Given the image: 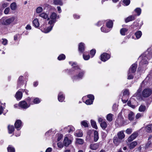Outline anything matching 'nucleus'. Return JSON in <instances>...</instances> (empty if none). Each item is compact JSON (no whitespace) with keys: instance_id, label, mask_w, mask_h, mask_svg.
Returning a JSON list of instances; mask_svg holds the SVG:
<instances>
[{"instance_id":"47","label":"nucleus","mask_w":152,"mask_h":152,"mask_svg":"<svg viewBox=\"0 0 152 152\" xmlns=\"http://www.w3.org/2000/svg\"><path fill=\"white\" fill-rule=\"evenodd\" d=\"M41 100L38 98H36L34 99L33 103L34 104H37L39 103L40 102Z\"/></svg>"},{"instance_id":"7","label":"nucleus","mask_w":152,"mask_h":152,"mask_svg":"<svg viewBox=\"0 0 152 152\" xmlns=\"http://www.w3.org/2000/svg\"><path fill=\"white\" fill-rule=\"evenodd\" d=\"M19 106L23 109H26L29 107V105H28L27 103L25 101L20 102L19 104Z\"/></svg>"},{"instance_id":"62","label":"nucleus","mask_w":152,"mask_h":152,"mask_svg":"<svg viewBox=\"0 0 152 152\" xmlns=\"http://www.w3.org/2000/svg\"><path fill=\"white\" fill-rule=\"evenodd\" d=\"M52 131L50 130L46 132L45 134L46 136H48L49 134H50L52 133Z\"/></svg>"},{"instance_id":"17","label":"nucleus","mask_w":152,"mask_h":152,"mask_svg":"<svg viewBox=\"0 0 152 152\" xmlns=\"http://www.w3.org/2000/svg\"><path fill=\"white\" fill-rule=\"evenodd\" d=\"M54 25H50V26L47 28H45L42 31L44 33H47L49 32L52 30Z\"/></svg>"},{"instance_id":"50","label":"nucleus","mask_w":152,"mask_h":152,"mask_svg":"<svg viewBox=\"0 0 152 152\" xmlns=\"http://www.w3.org/2000/svg\"><path fill=\"white\" fill-rule=\"evenodd\" d=\"M131 72H129L128 73V79L129 80L132 79L133 78V76L131 74Z\"/></svg>"},{"instance_id":"28","label":"nucleus","mask_w":152,"mask_h":152,"mask_svg":"<svg viewBox=\"0 0 152 152\" xmlns=\"http://www.w3.org/2000/svg\"><path fill=\"white\" fill-rule=\"evenodd\" d=\"M8 128L10 134L12 133L14 131V128L13 126L9 125Z\"/></svg>"},{"instance_id":"12","label":"nucleus","mask_w":152,"mask_h":152,"mask_svg":"<svg viewBox=\"0 0 152 152\" xmlns=\"http://www.w3.org/2000/svg\"><path fill=\"white\" fill-rule=\"evenodd\" d=\"M15 127L16 129H18V128L21 127L22 126V122L21 121L19 120H18L16 121L15 124Z\"/></svg>"},{"instance_id":"10","label":"nucleus","mask_w":152,"mask_h":152,"mask_svg":"<svg viewBox=\"0 0 152 152\" xmlns=\"http://www.w3.org/2000/svg\"><path fill=\"white\" fill-rule=\"evenodd\" d=\"M137 65L135 64H133L129 69V71L131 73H134L136 71Z\"/></svg>"},{"instance_id":"49","label":"nucleus","mask_w":152,"mask_h":152,"mask_svg":"<svg viewBox=\"0 0 152 152\" xmlns=\"http://www.w3.org/2000/svg\"><path fill=\"white\" fill-rule=\"evenodd\" d=\"M130 2V1L129 0H124L123 1L124 4L126 6L128 5L129 4Z\"/></svg>"},{"instance_id":"33","label":"nucleus","mask_w":152,"mask_h":152,"mask_svg":"<svg viewBox=\"0 0 152 152\" xmlns=\"http://www.w3.org/2000/svg\"><path fill=\"white\" fill-rule=\"evenodd\" d=\"M53 2L55 4L62 5L63 3L61 0H53Z\"/></svg>"},{"instance_id":"25","label":"nucleus","mask_w":152,"mask_h":152,"mask_svg":"<svg viewBox=\"0 0 152 152\" xmlns=\"http://www.w3.org/2000/svg\"><path fill=\"white\" fill-rule=\"evenodd\" d=\"M10 7L11 10H15L17 8V5L15 2L12 3L10 5Z\"/></svg>"},{"instance_id":"23","label":"nucleus","mask_w":152,"mask_h":152,"mask_svg":"<svg viewBox=\"0 0 152 152\" xmlns=\"http://www.w3.org/2000/svg\"><path fill=\"white\" fill-rule=\"evenodd\" d=\"M120 140L118 137L117 138L116 137H114L113 138V141L114 143L116 145H118L121 142Z\"/></svg>"},{"instance_id":"29","label":"nucleus","mask_w":152,"mask_h":152,"mask_svg":"<svg viewBox=\"0 0 152 152\" xmlns=\"http://www.w3.org/2000/svg\"><path fill=\"white\" fill-rule=\"evenodd\" d=\"M145 129L148 132H152V124L148 125L145 127Z\"/></svg>"},{"instance_id":"34","label":"nucleus","mask_w":152,"mask_h":152,"mask_svg":"<svg viewBox=\"0 0 152 152\" xmlns=\"http://www.w3.org/2000/svg\"><path fill=\"white\" fill-rule=\"evenodd\" d=\"M81 124L82 126H84L85 127H88V122L86 121H82L81 122Z\"/></svg>"},{"instance_id":"20","label":"nucleus","mask_w":152,"mask_h":152,"mask_svg":"<svg viewBox=\"0 0 152 152\" xmlns=\"http://www.w3.org/2000/svg\"><path fill=\"white\" fill-rule=\"evenodd\" d=\"M85 49L84 44L83 43H80L79 45V50L81 52H83Z\"/></svg>"},{"instance_id":"4","label":"nucleus","mask_w":152,"mask_h":152,"mask_svg":"<svg viewBox=\"0 0 152 152\" xmlns=\"http://www.w3.org/2000/svg\"><path fill=\"white\" fill-rule=\"evenodd\" d=\"M152 91L149 88L144 89L142 92V95L145 97H147L149 96L152 94Z\"/></svg>"},{"instance_id":"41","label":"nucleus","mask_w":152,"mask_h":152,"mask_svg":"<svg viewBox=\"0 0 152 152\" xmlns=\"http://www.w3.org/2000/svg\"><path fill=\"white\" fill-rule=\"evenodd\" d=\"M127 31V29L126 28H122L120 30V33L122 35H124Z\"/></svg>"},{"instance_id":"51","label":"nucleus","mask_w":152,"mask_h":152,"mask_svg":"<svg viewBox=\"0 0 152 152\" xmlns=\"http://www.w3.org/2000/svg\"><path fill=\"white\" fill-rule=\"evenodd\" d=\"M101 30L102 32L107 33L110 31V30L108 29H106L104 27H102L101 28Z\"/></svg>"},{"instance_id":"27","label":"nucleus","mask_w":152,"mask_h":152,"mask_svg":"<svg viewBox=\"0 0 152 152\" xmlns=\"http://www.w3.org/2000/svg\"><path fill=\"white\" fill-rule=\"evenodd\" d=\"M94 141L96 142L99 139L98 133L97 131H95L94 132Z\"/></svg>"},{"instance_id":"40","label":"nucleus","mask_w":152,"mask_h":152,"mask_svg":"<svg viewBox=\"0 0 152 152\" xmlns=\"http://www.w3.org/2000/svg\"><path fill=\"white\" fill-rule=\"evenodd\" d=\"M91 125L93 128L97 129V127L96 125V122L92 120H91Z\"/></svg>"},{"instance_id":"8","label":"nucleus","mask_w":152,"mask_h":152,"mask_svg":"<svg viewBox=\"0 0 152 152\" xmlns=\"http://www.w3.org/2000/svg\"><path fill=\"white\" fill-rule=\"evenodd\" d=\"M138 134L137 132H134L128 139L129 142H131L134 140L138 136Z\"/></svg>"},{"instance_id":"19","label":"nucleus","mask_w":152,"mask_h":152,"mask_svg":"<svg viewBox=\"0 0 152 152\" xmlns=\"http://www.w3.org/2000/svg\"><path fill=\"white\" fill-rule=\"evenodd\" d=\"M117 135L118 138L120 140L124 138L125 136V135L124 133V132L122 131L118 132Z\"/></svg>"},{"instance_id":"43","label":"nucleus","mask_w":152,"mask_h":152,"mask_svg":"<svg viewBox=\"0 0 152 152\" xmlns=\"http://www.w3.org/2000/svg\"><path fill=\"white\" fill-rule=\"evenodd\" d=\"M43 11V9L42 7H39L37 8L36 12L37 13H39Z\"/></svg>"},{"instance_id":"38","label":"nucleus","mask_w":152,"mask_h":152,"mask_svg":"<svg viewBox=\"0 0 152 152\" xmlns=\"http://www.w3.org/2000/svg\"><path fill=\"white\" fill-rule=\"evenodd\" d=\"M84 142L83 140L80 138H77L76 139V143L79 144H82Z\"/></svg>"},{"instance_id":"31","label":"nucleus","mask_w":152,"mask_h":152,"mask_svg":"<svg viewBox=\"0 0 152 152\" xmlns=\"http://www.w3.org/2000/svg\"><path fill=\"white\" fill-rule=\"evenodd\" d=\"M113 115L109 113L108 114L106 117V118L107 121H111L113 120Z\"/></svg>"},{"instance_id":"45","label":"nucleus","mask_w":152,"mask_h":152,"mask_svg":"<svg viewBox=\"0 0 152 152\" xmlns=\"http://www.w3.org/2000/svg\"><path fill=\"white\" fill-rule=\"evenodd\" d=\"M23 77L22 76H20L18 79V85H20L21 84H22V78Z\"/></svg>"},{"instance_id":"21","label":"nucleus","mask_w":152,"mask_h":152,"mask_svg":"<svg viewBox=\"0 0 152 152\" xmlns=\"http://www.w3.org/2000/svg\"><path fill=\"white\" fill-rule=\"evenodd\" d=\"M33 25L36 27H38L39 26V23L37 18H35L33 21Z\"/></svg>"},{"instance_id":"58","label":"nucleus","mask_w":152,"mask_h":152,"mask_svg":"<svg viewBox=\"0 0 152 152\" xmlns=\"http://www.w3.org/2000/svg\"><path fill=\"white\" fill-rule=\"evenodd\" d=\"M142 115L140 113H138L136 115L135 118L136 119H137L140 118L142 117Z\"/></svg>"},{"instance_id":"36","label":"nucleus","mask_w":152,"mask_h":152,"mask_svg":"<svg viewBox=\"0 0 152 152\" xmlns=\"http://www.w3.org/2000/svg\"><path fill=\"white\" fill-rule=\"evenodd\" d=\"M146 110V107L143 105H140L139 108V111L140 112H144Z\"/></svg>"},{"instance_id":"56","label":"nucleus","mask_w":152,"mask_h":152,"mask_svg":"<svg viewBox=\"0 0 152 152\" xmlns=\"http://www.w3.org/2000/svg\"><path fill=\"white\" fill-rule=\"evenodd\" d=\"M96 53V50L95 49L92 50L90 52V54L93 57Z\"/></svg>"},{"instance_id":"32","label":"nucleus","mask_w":152,"mask_h":152,"mask_svg":"<svg viewBox=\"0 0 152 152\" xmlns=\"http://www.w3.org/2000/svg\"><path fill=\"white\" fill-rule=\"evenodd\" d=\"M134 11L137 13V16H139L141 13V10L140 8H137L134 10Z\"/></svg>"},{"instance_id":"18","label":"nucleus","mask_w":152,"mask_h":152,"mask_svg":"<svg viewBox=\"0 0 152 152\" xmlns=\"http://www.w3.org/2000/svg\"><path fill=\"white\" fill-rule=\"evenodd\" d=\"M65 97L62 92H60L58 96V99L60 102H62L64 99Z\"/></svg>"},{"instance_id":"52","label":"nucleus","mask_w":152,"mask_h":152,"mask_svg":"<svg viewBox=\"0 0 152 152\" xmlns=\"http://www.w3.org/2000/svg\"><path fill=\"white\" fill-rule=\"evenodd\" d=\"M10 10V9L9 7H7L4 10V12L5 14H8Z\"/></svg>"},{"instance_id":"13","label":"nucleus","mask_w":152,"mask_h":152,"mask_svg":"<svg viewBox=\"0 0 152 152\" xmlns=\"http://www.w3.org/2000/svg\"><path fill=\"white\" fill-rule=\"evenodd\" d=\"M135 15H130L127 18L125 19V21L126 23H127L130 21L133 20L135 18Z\"/></svg>"},{"instance_id":"6","label":"nucleus","mask_w":152,"mask_h":152,"mask_svg":"<svg viewBox=\"0 0 152 152\" xmlns=\"http://www.w3.org/2000/svg\"><path fill=\"white\" fill-rule=\"evenodd\" d=\"M110 58V55L106 53H104L101 55V60L104 62L107 61Z\"/></svg>"},{"instance_id":"60","label":"nucleus","mask_w":152,"mask_h":152,"mask_svg":"<svg viewBox=\"0 0 152 152\" xmlns=\"http://www.w3.org/2000/svg\"><path fill=\"white\" fill-rule=\"evenodd\" d=\"M63 137V135L61 134H60L58 135L57 140L58 141L60 140Z\"/></svg>"},{"instance_id":"9","label":"nucleus","mask_w":152,"mask_h":152,"mask_svg":"<svg viewBox=\"0 0 152 152\" xmlns=\"http://www.w3.org/2000/svg\"><path fill=\"white\" fill-rule=\"evenodd\" d=\"M64 130L65 132H67L70 133L73 132L75 130V128L72 126H69L64 128Z\"/></svg>"},{"instance_id":"39","label":"nucleus","mask_w":152,"mask_h":152,"mask_svg":"<svg viewBox=\"0 0 152 152\" xmlns=\"http://www.w3.org/2000/svg\"><path fill=\"white\" fill-rule=\"evenodd\" d=\"M135 34L136 36V38L137 39L139 38L142 35V33L140 31H138Z\"/></svg>"},{"instance_id":"1","label":"nucleus","mask_w":152,"mask_h":152,"mask_svg":"<svg viewBox=\"0 0 152 152\" xmlns=\"http://www.w3.org/2000/svg\"><path fill=\"white\" fill-rule=\"evenodd\" d=\"M69 64H72L73 69L77 70V71L79 72L78 74L77 75L73 77V81H74L81 79L85 74V71L82 70H81L79 66L77 65L76 63L73 62L72 64L71 62H69Z\"/></svg>"},{"instance_id":"63","label":"nucleus","mask_w":152,"mask_h":152,"mask_svg":"<svg viewBox=\"0 0 152 152\" xmlns=\"http://www.w3.org/2000/svg\"><path fill=\"white\" fill-rule=\"evenodd\" d=\"M151 144V141H148V142L146 143V145H145L146 148H148L149 147V146H150V145Z\"/></svg>"},{"instance_id":"57","label":"nucleus","mask_w":152,"mask_h":152,"mask_svg":"<svg viewBox=\"0 0 152 152\" xmlns=\"http://www.w3.org/2000/svg\"><path fill=\"white\" fill-rule=\"evenodd\" d=\"M129 94V90H125L124 92L123 93V95L124 96L127 95H128Z\"/></svg>"},{"instance_id":"2","label":"nucleus","mask_w":152,"mask_h":152,"mask_svg":"<svg viewBox=\"0 0 152 152\" xmlns=\"http://www.w3.org/2000/svg\"><path fill=\"white\" fill-rule=\"evenodd\" d=\"M57 15L55 12L52 13L50 15V17L48 18V20H49L48 23L50 25H53L56 21V19Z\"/></svg>"},{"instance_id":"48","label":"nucleus","mask_w":152,"mask_h":152,"mask_svg":"<svg viewBox=\"0 0 152 152\" xmlns=\"http://www.w3.org/2000/svg\"><path fill=\"white\" fill-rule=\"evenodd\" d=\"M132 129L128 128L126 130V133L128 134H129L132 133Z\"/></svg>"},{"instance_id":"61","label":"nucleus","mask_w":152,"mask_h":152,"mask_svg":"<svg viewBox=\"0 0 152 152\" xmlns=\"http://www.w3.org/2000/svg\"><path fill=\"white\" fill-rule=\"evenodd\" d=\"M9 5V4L7 3H5L2 4V6L3 8H5L7 7Z\"/></svg>"},{"instance_id":"55","label":"nucleus","mask_w":152,"mask_h":152,"mask_svg":"<svg viewBox=\"0 0 152 152\" xmlns=\"http://www.w3.org/2000/svg\"><path fill=\"white\" fill-rule=\"evenodd\" d=\"M87 97L88 98H89L90 99H91L93 100H94V96L92 94H89L87 96Z\"/></svg>"},{"instance_id":"22","label":"nucleus","mask_w":152,"mask_h":152,"mask_svg":"<svg viewBox=\"0 0 152 152\" xmlns=\"http://www.w3.org/2000/svg\"><path fill=\"white\" fill-rule=\"evenodd\" d=\"M39 17L44 19H47L48 20V14L45 12H42L39 14Z\"/></svg>"},{"instance_id":"53","label":"nucleus","mask_w":152,"mask_h":152,"mask_svg":"<svg viewBox=\"0 0 152 152\" xmlns=\"http://www.w3.org/2000/svg\"><path fill=\"white\" fill-rule=\"evenodd\" d=\"M2 40H3L2 42V44L4 45H6L7 43V40L5 39H2Z\"/></svg>"},{"instance_id":"16","label":"nucleus","mask_w":152,"mask_h":152,"mask_svg":"<svg viewBox=\"0 0 152 152\" xmlns=\"http://www.w3.org/2000/svg\"><path fill=\"white\" fill-rule=\"evenodd\" d=\"M99 144L96 143L91 144L90 145V148L92 150H96L99 148Z\"/></svg>"},{"instance_id":"5","label":"nucleus","mask_w":152,"mask_h":152,"mask_svg":"<svg viewBox=\"0 0 152 152\" xmlns=\"http://www.w3.org/2000/svg\"><path fill=\"white\" fill-rule=\"evenodd\" d=\"M152 57V56L150 54H149L147 55L146 57H143L140 63V65H142L144 64H147L148 63V61L146 59H148L149 60L150 58H151Z\"/></svg>"},{"instance_id":"35","label":"nucleus","mask_w":152,"mask_h":152,"mask_svg":"<svg viewBox=\"0 0 152 152\" xmlns=\"http://www.w3.org/2000/svg\"><path fill=\"white\" fill-rule=\"evenodd\" d=\"M106 26L108 28H112L113 26V23L111 20L107 21L106 23Z\"/></svg>"},{"instance_id":"26","label":"nucleus","mask_w":152,"mask_h":152,"mask_svg":"<svg viewBox=\"0 0 152 152\" xmlns=\"http://www.w3.org/2000/svg\"><path fill=\"white\" fill-rule=\"evenodd\" d=\"M128 119L130 121H132L134 118V114L132 112L129 113L128 115Z\"/></svg>"},{"instance_id":"14","label":"nucleus","mask_w":152,"mask_h":152,"mask_svg":"<svg viewBox=\"0 0 152 152\" xmlns=\"http://www.w3.org/2000/svg\"><path fill=\"white\" fill-rule=\"evenodd\" d=\"M137 144V142L136 141H134L131 143L128 144V145L129 148L131 149H132L134 148Z\"/></svg>"},{"instance_id":"30","label":"nucleus","mask_w":152,"mask_h":152,"mask_svg":"<svg viewBox=\"0 0 152 152\" xmlns=\"http://www.w3.org/2000/svg\"><path fill=\"white\" fill-rule=\"evenodd\" d=\"M100 124L101 126L103 129H105L107 126V124L105 121H102Z\"/></svg>"},{"instance_id":"37","label":"nucleus","mask_w":152,"mask_h":152,"mask_svg":"<svg viewBox=\"0 0 152 152\" xmlns=\"http://www.w3.org/2000/svg\"><path fill=\"white\" fill-rule=\"evenodd\" d=\"M8 152H15V148L11 145H9L7 148Z\"/></svg>"},{"instance_id":"11","label":"nucleus","mask_w":152,"mask_h":152,"mask_svg":"<svg viewBox=\"0 0 152 152\" xmlns=\"http://www.w3.org/2000/svg\"><path fill=\"white\" fill-rule=\"evenodd\" d=\"M72 142L71 140L69 139L67 137H66L64 140V144L66 146H68Z\"/></svg>"},{"instance_id":"59","label":"nucleus","mask_w":152,"mask_h":152,"mask_svg":"<svg viewBox=\"0 0 152 152\" xmlns=\"http://www.w3.org/2000/svg\"><path fill=\"white\" fill-rule=\"evenodd\" d=\"M26 29L27 30H30L31 29V26L29 24L27 25L25 27Z\"/></svg>"},{"instance_id":"24","label":"nucleus","mask_w":152,"mask_h":152,"mask_svg":"<svg viewBox=\"0 0 152 152\" xmlns=\"http://www.w3.org/2000/svg\"><path fill=\"white\" fill-rule=\"evenodd\" d=\"M75 135L77 137H82L83 135V132L80 130H78L75 133Z\"/></svg>"},{"instance_id":"15","label":"nucleus","mask_w":152,"mask_h":152,"mask_svg":"<svg viewBox=\"0 0 152 152\" xmlns=\"http://www.w3.org/2000/svg\"><path fill=\"white\" fill-rule=\"evenodd\" d=\"M15 97L18 100H20L22 97V94L21 92L17 91L15 96Z\"/></svg>"},{"instance_id":"3","label":"nucleus","mask_w":152,"mask_h":152,"mask_svg":"<svg viewBox=\"0 0 152 152\" xmlns=\"http://www.w3.org/2000/svg\"><path fill=\"white\" fill-rule=\"evenodd\" d=\"M15 19V17H12L6 19L2 22V24L5 25H9L14 22Z\"/></svg>"},{"instance_id":"42","label":"nucleus","mask_w":152,"mask_h":152,"mask_svg":"<svg viewBox=\"0 0 152 152\" xmlns=\"http://www.w3.org/2000/svg\"><path fill=\"white\" fill-rule=\"evenodd\" d=\"M65 56L64 54H61L60 55L58 56V60H64V59H65Z\"/></svg>"},{"instance_id":"46","label":"nucleus","mask_w":152,"mask_h":152,"mask_svg":"<svg viewBox=\"0 0 152 152\" xmlns=\"http://www.w3.org/2000/svg\"><path fill=\"white\" fill-rule=\"evenodd\" d=\"M83 57L85 60H88L90 58V56L89 55H86L84 53L83 54Z\"/></svg>"},{"instance_id":"64","label":"nucleus","mask_w":152,"mask_h":152,"mask_svg":"<svg viewBox=\"0 0 152 152\" xmlns=\"http://www.w3.org/2000/svg\"><path fill=\"white\" fill-rule=\"evenodd\" d=\"M52 148H48L46 150L45 152H51Z\"/></svg>"},{"instance_id":"54","label":"nucleus","mask_w":152,"mask_h":152,"mask_svg":"<svg viewBox=\"0 0 152 152\" xmlns=\"http://www.w3.org/2000/svg\"><path fill=\"white\" fill-rule=\"evenodd\" d=\"M127 104L128 105L133 108H135V106L134 105H132L131 104V102L130 101H129L127 102Z\"/></svg>"},{"instance_id":"44","label":"nucleus","mask_w":152,"mask_h":152,"mask_svg":"<svg viewBox=\"0 0 152 152\" xmlns=\"http://www.w3.org/2000/svg\"><path fill=\"white\" fill-rule=\"evenodd\" d=\"M93 101V100L91 99H88L87 100L85 103L87 105H90L92 104Z\"/></svg>"}]
</instances>
